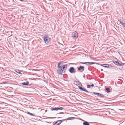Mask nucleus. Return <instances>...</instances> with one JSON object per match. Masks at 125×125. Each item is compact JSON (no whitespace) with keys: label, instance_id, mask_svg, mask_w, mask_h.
I'll return each instance as SVG.
<instances>
[{"label":"nucleus","instance_id":"1","mask_svg":"<svg viewBox=\"0 0 125 125\" xmlns=\"http://www.w3.org/2000/svg\"><path fill=\"white\" fill-rule=\"evenodd\" d=\"M62 63L60 62L58 63L57 67L58 69L57 71V73L60 74L62 75L63 73H65L66 71V70L67 69V64H65L63 65L60 66V65Z\"/></svg>","mask_w":125,"mask_h":125},{"label":"nucleus","instance_id":"2","mask_svg":"<svg viewBox=\"0 0 125 125\" xmlns=\"http://www.w3.org/2000/svg\"><path fill=\"white\" fill-rule=\"evenodd\" d=\"M78 33L75 31L73 32L72 34V37L75 40H76L78 37Z\"/></svg>","mask_w":125,"mask_h":125},{"label":"nucleus","instance_id":"3","mask_svg":"<svg viewBox=\"0 0 125 125\" xmlns=\"http://www.w3.org/2000/svg\"><path fill=\"white\" fill-rule=\"evenodd\" d=\"M69 72L71 73H73L76 72V71L74 68L73 67L70 68L69 69Z\"/></svg>","mask_w":125,"mask_h":125},{"label":"nucleus","instance_id":"4","mask_svg":"<svg viewBox=\"0 0 125 125\" xmlns=\"http://www.w3.org/2000/svg\"><path fill=\"white\" fill-rule=\"evenodd\" d=\"M84 67L83 66H80L78 68V71L82 72L84 70Z\"/></svg>","mask_w":125,"mask_h":125},{"label":"nucleus","instance_id":"5","mask_svg":"<svg viewBox=\"0 0 125 125\" xmlns=\"http://www.w3.org/2000/svg\"><path fill=\"white\" fill-rule=\"evenodd\" d=\"M78 88L80 90L83 91H84L87 93H92L91 92H88L85 88H83L82 87L80 86H78Z\"/></svg>","mask_w":125,"mask_h":125},{"label":"nucleus","instance_id":"6","mask_svg":"<svg viewBox=\"0 0 125 125\" xmlns=\"http://www.w3.org/2000/svg\"><path fill=\"white\" fill-rule=\"evenodd\" d=\"M44 41H45V43L47 44H49V42H48V37H44Z\"/></svg>","mask_w":125,"mask_h":125},{"label":"nucleus","instance_id":"7","mask_svg":"<svg viewBox=\"0 0 125 125\" xmlns=\"http://www.w3.org/2000/svg\"><path fill=\"white\" fill-rule=\"evenodd\" d=\"M64 120H59L57 121L58 123V125H60L63 121H64Z\"/></svg>","mask_w":125,"mask_h":125},{"label":"nucleus","instance_id":"8","mask_svg":"<svg viewBox=\"0 0 125 125\" xmlns=\"http://www.w3.org/2000/svg\"><path fill=\"white\" fill-rule=\"evenodd\" d=\"M118 21L120 22V23L123 26L125 27V23H123V22L121 20H118Z\"/></svg>","mask_w":125,"mask_h":125},{"label":"nucleus","instance_id":"9","mask_svg":"<svg viewBox=\"0 0 125 125\" xmlns=\"http://www.w3.org/2000/svg\"><path fill=\"white\" fill-rule=\"evenodd\" d=\"M29 83V82L28 81L26 82H23L22 83V85H28Z\"/></svg>","mask_w":125,"mask_h":125},{"label":"nucleus","instance_id":"10","mask_svg":"<svg viewBox=\"0 0 125 125\" xmlns=\"http://www.w3.org/2000/svg\"><path fill=\"white\" fill-rule=\"evenodd\" d=\"M83 125H90L89 123L87 122L84 121V122L83 123Z\"/></svg>","mask_w":125,"mask_h":125},{"label":"nucleus","instance_id":"11","mask_svg":"<svg viewBox=\"0 0 125 125\" xmlns=\"http://www.w3.org/2000/svg\"><path fill=\"white\" fill-rule=\"evenodd\" d=\"M113 62L115 63V64L119 66L120 65V63L118 61H113Z\"/></svg>","mask_w":125,"mask_h":125},{"label":"nucleus","instance_id":"12","mask_svg":"<svg viewBox=\"0 0 125 125\" xmlns=\"http://www.w3.org/2000/svg\"><path fill=\"white\" fill-rule=\"evenodd\" d=\"M74 117H70L68 118L67 119H64L65 120H73L74 119Z\"/></svg>","mask_w":125,"mask_h":125},{"label":"nucleus","instance_id":"13","mask_svg":"<svg viewBox=\"0 0 125 125\" xmlns=\"http://www.w3.org/2000/svg\"><path fill=\"white\" fill-rule=\"evenodd\" d=\"M105 90L106 91V92L108 93H109L110 91V89L108 87L106 88Z\"/></svg>","mask_w":125,"mask_h":125},{"label":"nucleus","instance_id":"14","mask_svg":"<svg viewBox=\"0 0 125 125\" xmlns=\"http://www.w3.org/2000/svg\"><path fill=\"white\" fill-rule=\"evenodd\" d=\"M84 94L85 95V96H87L88 97V98H92L93 97H92L90 95H89L87 94Z\"/></svg>","mask_w":125,"mask_h":125},{"label":"nucleus","instance_id":"15","mask_svg":"<svg viewBox=\"0 0 125 125\" xmlns=\"http://www.w3.org/2000/svg\"><path fill=\"white\" fill-rule=\"evenodd\" d=\"M63 108L62 107H60V108H56V110L57 111L59 110H62L63 109Z\"/></svg>","mask_w":125,"mask_h":125},{"label":"nucleus","instance_id":"16","mask_svg":"<svg viewBox=\"0 0 125 125\" xmlns=\"http://www.w3.org/2000/svg\"><path fill=\"white\" fill-rule=\"evenodd\" d=\"M94 86V84H92L91 85H87V88H90V87H93Z\"/></svg>","mask_w":125,"mask_h":125},{"label":"nucleus","instance_id":"17","mask_svg":"<svg viewBox=\"0 0 125 125\" xmlns=\"http://www.w3.org/2000/svg\"><path fill=\"white\" fill-rule=\"evenodd\" d=\"M27 113L28 114L30 115H32V116H35V115H34L32 113H30L29 112H27Z\"/></svg>","mask_w":125,"mask_h":125},{"label":"nucleus","instance_id":"18","mask_svg":"<svg viewBox=\"0 0 125 125\" xmlns=\"http://www.w3.org/2000/svg\"><path fill=\"white\" fill-rule=\"evenodd\" d=\"M95 63L94 62H88V64H89V65H92L94 64Z\"/></svg>","mask_w":125,"mask_h":125},{"label":"nucleus","instance_id":"19","mask_svg":"<svg viewBox=\"0 0 125 125\" xmlns=\"http://www.w3.org/2000/svg\"><path fill=\"white\" fill-rule=\"evenodd\" d=\"M15 72L20 74H22L20 72V71L19 70H18L17 71H15Z\"/></svg>","mask_w":125,"mask_h":125},{"label":"nucleus","instance_id":"20","mask_svg":"<svg viewBox=\"0 0 125 125\" xmlns=\"http://www.w3.org/2000/svg\"><path fill=\"white\" fill-rule=\"evenodd\" d=\"M93 93L94 94L96 95H99L100 94V93H95V92H93Z\"/></svg>","mask_w":125,"mask_h":125},{"label":"nucleus","instance_id":"21","mask_svg":"<svg viewBox=\"0 0 125 125\" xmlns=\"http://www.w3.org/2000/svg\"><path fill=\"white\" fill-rule=\"evenodd\" d=\"M125 64V63H122L121 62V64L120 63V65L119 66H124Z\"/></svg>","mask_w":125,"mask_h":125},{"label":"nucleus","instance_id":"22","mask_svg":"<svg viewBox=\"0 0 125 125\" xmlns=\"http://www.w3.org/2000/svg\"><path fill=\"white\" fill-rule=\"evenodd\" d=\"M106 65L108 66V67H109V68L113 67L111 65H109L108 64H106Z\"/></svg>","mask_w":125,"mask_h":125},{"label":"nucleus","instance_id":"23","mask_svg":"<svg viewBox=\"0 0 125 125\" xmlns=\"http://www.w3.org/2000/svg\"><path fill=\"white\" fill-rule=\"evenodd\" d=\"M100 65L101 66L104 67V65H106L107 64H100Z\"/></svg>","mask_w":125,"mask_h":125},{"label":"nucleus","instance_id":"24","mask_svg":"<svg viewBox=\"0 0 125 125\" xmlns=\"http://www.w3.org/2000/svg\"><path fill=\"white\" fill-rule=\"evenodd\" d=\"M73 82H74V84H75L77 85V82L76 81H74Z\"/></svg>","mask_w":125,"mask_h":125},{"label":"nucleus","instance_id":"25","mask_svg":"<svg viewBox=\"0 0 125 125\" xmlns=\"http://www.w3.org/2000/svg\"><path fill=\"white\" fill-rule=\"evenodd\" d=\"M99 95L101 97H104V96L102 94H100Z\"/></svg>","mask_w":125,"mask_h":125},{"label":"nucleus","instance_id":"26","mask_svg":"<svg viewBox=\"0 0 125 125\" xmlns=\"http://www.w3.org/2000/svg\"><path fill=\"white\" fill-rule=\"evenodd\" d=\"M56 108H52L51 109V110H56Z\"/></svg>","mask_w":125,"mask_h":125},{"label":"nucleus","instance_id":"27","mask_svg":"<svg viewBox=\"0 0 125 125\" xmlns=\"http://www.w3.org/2000/svg\"><path fill=\"white\" fill-rule=\"evenodd\" d=\"M82 64H85L86 65H88V62H83L82 63Z\"/></svg>","mask_w":125,"mask_h":125},{"label":"nucleus","instance_id":"28","mask_svg":"<svg viewBox=\"0 0 125 125\" xmlns=\"http://www.w3.org/2000/svg\"><path fill=\"white\" fill-rule=\"evenodd\" d=\"M63 114V112H61V113H57V115H58V114Z\"/></svg>","mask_w":125,"mask_h":125},{"label":"nucleus","instance_id":"29","mask_svg":"<svg viewBox=\"0 0 125 125\" xmlns=\"http://www.w3.org/2000/svg\"><path fill=\"white\" fill-rule=\"evenodd\" d=\"M104 67L105 68H109V67H108V66H107V65H104Z\"/></svg>","mask_w":125,"mask_h":125},{"label":"nucleus","instance_id":"30","mask_svg":"<svg viewBox=\"0 0 125 125\" xmlns=\"http://www.w3.org/2000/svg\"><path fill=\"white\" fill-rule=\"evenodd\" d=\"M78 64H82L83 63V62H78Z\"/></svg>","mask_w":125,"mask_h":125},{"label":"nucleus","instance_id":"31","mask_svg":"<svg viewBox=\"0 0 125 125\" xmlns=\"http://www.w3.org/2000/svg\"><path fill=\"white\" fill-rule=\"evenodd\" d=\"M78 82L79 83L81 84V86H82V84L80 82Z\"/></svg>","mask_w":125,"mask_h":125},{"label":"nucleus","instance_id":"32","mask_svg":"<svg viewBox=\"0 0 125 125\" xmlns=\"http://www.w3.org/2000/svg\"><path fill=\"white\" fill-rule=\"evenodd\" d=\"M101 70L102 71H103V69H101Z\"/></svg>","mask_w":125,"mask_h":125},{"label":"nucleus","instance_id":"33","mask_svg":"<svg viewBox=\"0 0 125 125\" xmlns=\"http://www.w3.org/2000/svg\"><path fill=\"white\" fill-rule=\"evenodd\" d=\"M61 118V117H58V118Z\"/></svg>","mask_w":125,"mask_h":125}]
</instances>
